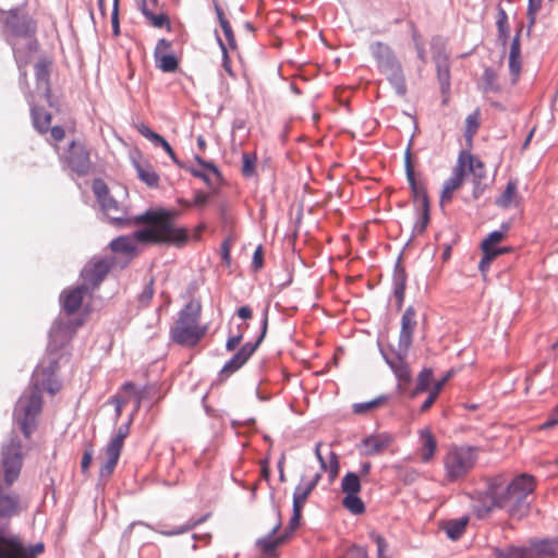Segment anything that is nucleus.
Wrapping results in <instances>:
<instances>
[{
	"mask_svg": "<svg viewBox=\"0 0 558 558\" xmlns=\"http://www.w3.org/2000/svg\"><path fill=\"white\" fill-rule=\"evenodd\" d=\"M178 213L174 210H147L135 216L130 227H142L128 235H121L110 242L113 253L134 258L140 254L138 245L171 244L181 246L187 241V230L174 222Z\"/></svg>",
	"mask_w": 558,
	"mask_h": 558,
	"instance_id": "obj_1",
	"label": "nucleus"
},
{
	"mask_svg": "<svg viewBox=\"0 0 558 558\" xmlns=\"http://www.w3.org/2000/svg\"><path fill=\"white\" fill-rule=\"evenodd\" d=\"M57 369L58 363L54 359H48L40 363L34 371L31 390L23 393L16 402L13 413L14 421L26 437L33 433L36 417L41 411V391L56 393L60 390V383L54 378Z\"/></svg>",
	"mask_w": 558,
	"mask_h": 558,
	"instance_id": "obj_2",
	"label": "nucleus"
},
{
	"mask_svg": "<svg viewBox=\"0 0 558 558\" xmlns=\"http://www.w3.org/2000/svg\"><path fill=\"white\" fill-rule=\"evenodd\" d=\"M201 318L202 303L199 300L192 299L178 313V318L170 328L172 342L184 348L196 347L208 331V325H203Z\"/></svg>",
	"mask_w": 558,
	"mask_h": 558,
	"instance_id": "obj_3",
	"label": "nucleus"
},
{
	"mask_svg": "<svg viewBox=\"0 0 558 558\" xmlns=\"http://www.w3.org/2000/svg\"><path fill=\"white\" fill-rule=\"evenodd\" d=\"M480 448L470 445H451L442 456L444 480L446 483L463 481L475 468Z\"/></svg>",
	"mask_w": 558,
	"mask_h": 558,
	"instance_id": "obj_4",
	"label": "nucleus"
},
{
	"mask_svg": "<svg viewBox=\"0 0 558 558\" xmlns=\"http://www.w3.org/2000/svg\"><path fill=\"white\" fill-rule=\"evenodd\" d=\"M93 192L101 207V210L116 227H130L134 217H129L126 209L111 195L108 185L100 179L93 182Z\"/></svg>",
	"mask_w": 558,
	"mask_h": 558,
	"instance_id": "obj_5",
	"label": "nucleus"
},
{
	"mask_svg": "<svg viewBox=\"0 0 558 558\" xmlns=\"http://www.w3.org/2000/svg\"><path fill=\"white\" fill-rule=\"evenodd\" d=\"M23 465L20 442L12 441L2 450L0 460V485L11 487L19 478Z\"/></svg>",
	"mask_w": 558,
	"mask_h": 558,
	"instance_id": "obj_6",
	"label": "nucleus"
},
{
	"mask_svg": "<svg viewBox=\"0 0 558 558\" xmlns=\"http://www.w3.org/2000/svg\"><path fill=\"white\" fill-rule=\"evenodd\" d=\"M44 548L43 543L25 546L19 536L0 535V558H36Z\"/></svg>",
	"mask_w": 558,
	"mask_h": 558,
	"instance_id": "obj_7",
	"label": "nucleus"
},
{
	"mask_svg": "<svg viewBox=\"0 0 558 558\" xmlns=\"http://www.w3.org/2000/svg\"><path fill=\"white\" fill-rule=\"evenodd\" d=\"M65 166L78 175H86L90 168L89 150L82 142L72 141L62 158Z\"/></svg>",
	"mask_w": 558,
	"mask_h": 558,
	"instance_id": "obj_8",
	"label": "nucleus"
},
{
	"mask_svg": "<svg viewBox=\"0 0 558 558\" xmlns=\"http://www.w3.org/2000/svg\"><path fill=\"white\" fill-rule=\"evenodd\" d=\"M494 500L497 507L507 509L513 518L520 519L529 511L526 496L521 495L519 492H510L508 486L501 493H496Z\"/></svg>",
	"mask_w": 558,
	"mask_h": 558,
	"instance_id": "obj_9",
	"label": "nucleus"
},
{
	"mask_svg": "<svg viewBox=\"0 0 558 558\" xmlns=\"http://www.w3.org/2000/svg\"><path fill=\"white\" fill-rule=\"evenodd\" d=\"M5 26L15 36L27 37L36 32V22L20 8L8 10Z\"/></svg>",
	"mask_w": 558,
	"mask_h": 558,
	"instance_id": "obj_10",
	"label": "nucleus"
},
{
	"mask_svg": "<svg viewBox=\"0 0 558 558\" xmlns=\"http://www.w3.org/2000/svg\"><path fill=\"white\" fill-rule=\"evenodd\" d=\"M113 263L107 258L93 259L82 270L83 284L98 287L108 275Z\"/></svg>",
	"mask_w": 558,
	"mask_h": 558,
	"instance_id": "obj_11",
	"label": "nucleus"
},
{
	"mask_svg": "<svg viewBox=\"0 0 558 558\" xmlns=\"http://www.w3.org/2000/svg\"><path fill=\"white\" fill-rule=\"evenodd\" d=\"M142 398V390H140L131 381L124 383L121 386L120 390L111 398V402L114 404L116 408L117 417L121 415L123 407L128 404L130 401H134L135 411H137L141 408Z\"/></svg>",
	"mask_w": 558,
	"mask_h": 558,
	"instance_id": "obj_12",
	"label": "nucleus"
},
{
	"mask_svg": "<svg viewBox=\"0 0 558 558\" xmlns=\"http://www.w3.org/2000/svg\"><path fill=\"white\" fill-rule=\"evenodd\" d=\"M171 47L172 45L169 40L161 38L158 40L154 50L156 66L166 73L175 72L179 68L178 58L174 54L169 53Z\"/></svg>",
	"mask_w": 558,
	"mask_h": 558,
	"instance_id": "obj_13",
	"label": "nucleus"
},
{
	"mask_svg": "<svg viewBox=\"0 0 558 558\" xmlns=\"http://www.w3.org/2000/svg\"><path fill=\"white\" fill-rule=\"evenodd\" d=\"M266 330H267V318L264 319L262 335L258 338V340L255 343L248 342V343L244 344L233 355V357L225 364L222 372L230 374V373H233V372L238 371L239 368H241L247 362V360L253 355V353L256 351L257 347L259 345V343L262 342V340L266 333Z\"/></svg>",
	"mask_w": 558,
	"mask_h": 558,
	"instance_id": "obj_14",
	"label": "nucleus"
},
{
	"mask_svg": "<svg viewBox=\"0 0 558 558\" xmlns=\"http://www.w3.org/2000/svg\"><path fill=\"white\" fill-rule=\"evenodd\" d=\"M415 317H416V312L412 306L408 307L401 317L399 350H400V352L403 353V355L407 354L409 348L412 344V337H413V332L416 327Z\"/></svg>",
	"mask_w": 558,
	"mask_h": 558,
	"instance_id": "obj_15",
	"label": "nucleus"
},
{
	"mask_svg": "<svg viewBox=\"0 0 558 558\" xmlns=\"http://www.w3.org/2000/svg\"><path fill=\"white\" fill-rule=\"evenodd\" d=\"M87 292L88 287L86 284L63 290L60 295V302L63 311L69 315L76 313L80 310Z\"/></svg>",
	"mask_w": 558,
	"mask_h": 558,
	"instance_id": "obj_16",
	"label": "nucleus"
},
{
	"mask_svg": "<svg viewBox=\"0 0 558 558\" xmlns=\"http://www.w3.org/2000/svg\"><path fill=\"white\" fill-rule=\"evenodd\" d=\"M34 68L36 77V93L47 101H50L51 89L49 77L51 71V62L46 59H41L35 64Z\"/></svg>",
	"mask_w": 558,
	"mask_h": 558,
	"instance_id": "obj_17",
	"label": "nucleus"
},
{
	"mask_svg": "<svg viewBox=\"0 0 558 558\" xmlns=\"http://www.w3.org/2000/svg\"><path fill=\"white\" fill-rule=\"evenodd\" d=\"M405 172H407V179L409 181V184L411 186L413 196L416 201L422 202V205L425 209L424 213V220H428V197L425 187L422 184H418L415 180L414 174V168L411 162V154L410 150H407L405 154Z\"/></svg>",
	"mask_w": 558,
	"mask_h": 558,
	"instance_id": "obj_18",
	"label": "nucleus"
},
{
	"mask_svg": "<svg viewBox=\"0 0 558 558\" xmlns=\"http://www.w3.org/2000/svg\"><path fill=\"white\" fill-rule=\"evenodd\" d=\"M418 454L423 463H429L435 459L438 449V442L429 427L418 430Z\"/></svg>",
	"mask_w": 558,
	"mask_h": 558,
	"instance_id": "obj_19",
	"label": "nucleus"
},
{
	"mask_svg": "<svg viewBox=\"0 0 558 558\" xmlns=\"http://www.w3.org/2000/svg\"><path fill=\"white\" fill-rule=\"evenodd\" d=\"M371 52L381 70L399 69V62L388 45L377 41L371 46Z\"/></svg>",
	"mask_w": 558,
	"mask_h": 558,
	"instance_id": "obj_20",
	"label": "nucleus"
},
{
	"mask_svg": "<svg viewBox=\"0 0 558 558\" xmlns=\"http://www.w3.org/2000/svg\"><path fill=\"white\" fill-rule=\"evenodd\" d=\"M281 525V515L280 512L277 511V520L270 531L269 536L260 538L256 542L257 547L264 555L271 556L275 553L276 548L288 539V533H284L278 537H274V535L279 531Z\"/></svg>",
	"mask_w": 558,
	"mask_h": 558,
	"instance_id": "obj_21",
	"label": "nucleus"
},
{
	"mask_svg": "<svg viewBox=\"0 0 558 558\" xmlns=\"http://www.w3.org/2000/svg\"><path fill=\"white\" fill-rule=\"evenodd\" d=\"M465 173L461 166L458 163L453 168L452 175L446 180L441 194H440V206L445 207L450 204L453 197V193L460 189L464 182Z\"/></svg>",
	"mask_w": 558,
	"mask_h": 558,
	"instance_id": "obj_22",
	"label": "nucleus"
},
{
	"mask_svg": "<svg viewBox=\"0 0 558 558\" xmlns=\"http://www.w3.org/2000/svg\"><path fill=\"white\" fill-rule=\"evenodd\" d=\"M9 488L0 485V518H11L20 512V496Z\"/></svg>",
	"mask_w": 558,
	"mask_h": 558,
	"instance_id": "obj_23",
	"label": "nucleus"
},
{
	"mask_svg": "<svg viewBox=\"0 0 558 558\" xmlns=\"http://www.w3.org/2000/svg\"><path fill=\"white\" fill-rule=\"evenodd\" d=\"M385 359L399 380V388L405 389L411 381V371L404 361V356L399 353L391 356L386 355Z\"/></svg>",
	"mask_w": 558,
	"mask_h": 558,
	"instance_id": "obj_24",
	"label": "nucleus"
},
{
	"mask_svg": "<svg viewBox=\"0 0 558 558\" xmlns=\"http://www.w3.org/2000/svg\"><path fill=\"white\" fill-rule=\"evenodd\" d=\"M393 442V437L390 434L383 433L372 435L362 441L364 452L367 456H375L384 452Z\"/></svg>",
	"mask_w": 558,
	"mask_h": 558,
	"instance_id": "obj_25",
	"label": "nucleus"
},
{
	"mask_svg": "<svg viewBox=\"0 0 558 558\" xmlns=\"http://www.w3.org/2000/svg\"><path fill=\"white\" fill-rule=\"evenodd\" d=\"M529 548L532 558H558V538L535 541Z\"/></svg>",
	"mask_w": 558,
	"mask_h": 558,
	"instance_id": "obj_26",
	"label": "nucleus"
},
{
	"mask_svg": "<svg viewBox=\"0 0 558 558\" xmlns=\"http://www.w3.org/2000/svg\"><path fill=\"white\" fill-rule=\"evenodd\" d=\"M122 450L109 444L104 448L102 460L99 468V476L101 478H109L118 464Z\"/></svg>",
	"mask_w": 558,
	"mask_h": 558,
	"instance_id": "obj_27",
	"label": "nucleus"
},
{
	"mask_svg": "<svg viewBox=\"0 0 558 558\" xmlns=\"http://www.w3.org/2000/svg\"><path fill=\"white\" fill-rule=\"evenodd\" d=\"M457 162L459 166H461V169H463L464 173L468 170L478 180L485 177L486 171L484 162L471 153L462 150L459 154Z\"/></svg>",
	"mask_w": 558,
	"mask_h": 558,
	"instance_id": "obj_28",
	"label": "nucleus"
},
{
	"mask_svg": "<svg viewBox=\"0 0 558 558\" xmlns=\"http://www.w3.org/2000/svg\"><path fill=\"white\" fill-rule=\"evenodd\" d=\"M137 132L155 146H161L174 163L180 166V161L170 144L158 133L154 132L148 125L140 123L136 125Z\"/></svg>",
	"mask_w": 558,
	"mask_h": 558,
	"instance_id": "obj_29",
	"label": "nucleus"
},
{
	"mask_svg": "<svg viewBox=\"0 0 558 558\" xmlns=\"http://www.w3.org/2000/svg\"><path fill=\"white\" fill-rule=\"evenodd\" d=\"M141 11L153 27L171 28L169 16L161 9H149L148 0H142Z\"/></svg>",
	"mask_w": 558,
	"mask_h": 558,
	"instance_id": "obj_30",
	"label": "nucleus"
},
{
	"mask_svg": "<svg viewBox=\"0 0 558 558\" xmlns=\"http://www.w3.org/2000/svg\"><path fill=\"white\" fill-rule=\"evenodd\" d=\"M504 239V231H493L485 240H483L481 244L482 252L494 253L497 256L509 253L511 247H497V244H499Z\"/></svg>",
	"mask_w": 558,
	"mask_h": 558,
	"instance_id": "obj_31",
	"label": "nucleus"
},
{
	"mask_svg": "<svg viewBox=\"0 0 558 558\" xmlns=\"http://www.w3.org/2000/svg\"><path fill=\"white\" fill-rule=\"evenodd\" d=\"M322 442H317L315 447V454L320 463L323 471L329 472L330 477L335 478L339 472V460L335 451L330 450L327 459L322 456L320 452Z\"/></svg>",
	"mask_w": 558,
	"mask_h": 558,
	"instance_id": "obj_32",
	"label": "nucleus"
},
{
	"mask_svg": "<svg viewBox=\"0 0 558 558\" xmlns=\"http://www.w3.org/2000/svg\"><path fill=\"white\" fill-rule=\"evenodd\" d=\"M134 167L137 177L150 187H156L159 184V175L154 170L153 166L147 161H134Z\"/></svg>",
	"mask_w": 558,
	"mask_h": 558,
	"instance_id": "obj_33",
	"label": "nucleus"
},
{
	"mask_svg": "<svg viewBox=\"0 0 558 558\" xmlns=\"http://www.w3.org/2000/svg\"><path fill=\"white\" fill-rule=\"evenodd\" d=\"M469 518L462 517L459 519L448 520L441 524V529L446 532L447 536L452 539H459L465 532Z\"/></svg>",
	"mask_w": 558,
	"mask_h": 558,
	"instance_id": "obj_34",
	"label": "nucleus"
},
{
	"mask_svg": "<svg viewBox=\"0 0 558 558\" xmlns=\"http://www.w3.org/2000/svg\"><path fill=\"white\" fill-rule=\"evenodd\" d=\"M320 478L319 474H316L315 477L308 482L306 485H299L293 494V508L302 510L303 506L305 505L308 496L317 485L318 481Z\"/></svg>",
	"mask_w": 558,
	"mask_h": 558,
	"instance_id": "obj_35",
	"label": "nucleus"
},
{
	"mask_svg": "<svg viewBox=\"0 0 558 558\" xmlns=\"http://www.w3.org/2000/svg\"><path fill=\"white\" fill-rule=\"evenodd\" d=\"M519 202L518 186L515 181H509L505 191L496 198L495 204L501 208H509Z\"/></svg>",
	"mask_w": 558,
	"mask_h": 558,
	"instance_id": "obj_36",
	"label": "nucleus"
},
{
	"mask_svg": "<svg viewBox=\"0 0 558 558\" xmlns=\"http://www.w3.org/2000/svg\"><path fill=\"white\" fill-rule=\"evenodd\" d=\"M31 114L34 128L41 134L47 133L51 124V114L36 106L31 108Z\"/></svg>",
	"mask_w": 558,
	"mask_h": 558,
	"instance_id": "obj_37",
	"label": "nucleus"
},
{
	"mask_svg": "<svg viewBox=\"0 0 558 558\" xmlns=\"http://www.w3.org/2000/svg\"><path fill=\"white\" fill-rule=\"evenodd\" d=\"M508 487L510 492H519L527 497L535 489V480L532 475L521 474L513 478Z\"/></svg>",
	"mask_w": 558,
	"mask_h": 558,
	"instance_id": "obj_38",
	"label": "nucleus"
},
{
	"mask_svg": "<svg viewBox=\"0 0 558 558\" xmlns=\"http://www.w3.org/2000/svg\"><path fill=\"white\" fill-rule=\"evenodd\" d=\"M508 487L510 492H519L527 497L535 489V480L532 475L521 474L513 478Z\"/></svg>",
	"mask_w": 558,
	"mask_h": 558,
	"instance_id": "obj_39",
	"label": "nucleus"
},
{
	"mask_svg": "<svg viewBox=\"0 0 558 558\" xmlns=\"http://www.w3.org/2000/svg\"><path fill=\"white\" fill-rule=\"evenodd\" d=\"M495 558H532L529 547L507 546L494 549Z\"/></svg>",
	"mask_w": 558,
	"mask_h": 558,
	"instance_id": "obj_40",
	"label": "nucleus"
},
{
	"mask_svg": "<svg viewBox=\"0 0 558 558\" xmlns=\"http://www.w3.org/2000/svg\"><path fill=\"white\" fill-rule=\"evenodd\" d=\"M437 78L440 84V89L446 97L444 98V102H447V95L450 88V70L447 60L437 61Z\"/></svg>",
	"mask_w": 558,
	"mask_h": 558,
	"instance_id": "obj_41",
	"label": "nucleus"
},
{
	"mask_svg": "<svg viewBox=\"0 0 558 558\" xmlns=\"http://www.w3.org/2000/svg\"><path fill=\"white\" fill-rule=\"evenodd\" d=\"M214 7H215V11H216L217 17L219 20V24H220V26H221V28L223 31L226 39L229 43V46L231 48H235L234 34L232 32V28H231V25H230L229 21L225 16L222 8L220 7L218 1H216V0H214Z\"/></svg>",
	"mask_w": 558,
	"mask_h": 558,
	"instance_id": "obj_42",
	"label": "nucleus"
},
{
	"mask_svg": "<svg viewBox=\"0 0 558 558\" xmlns=\"http://www.w3.org/2000/svg\"><path fill=\"white\" fill-rule=\"evenodd\" d=\"M480 125H481V111L477 108L471 114H469L465 119L464 137H465L466 142H469L470 144L472 143L474 135L477 133Z\"/></svg>",
	"mask_w": 558,
	"mask_h": 558,
	"instance_id": "obj_43",
	"label": "nucleus"
},
{
	"mask_svg": "<svg viewBox=\"0 0 558 558\" xmlns=\"http://www.w3.org/2000/svg\"><path fill=\"white\" fill-rule=\"evenodd\" d=\"M496 24L498 28L499 39L501 40V44L505 46L510 36V27L508 22V15L502 8H498Z\"/></svg>",
	"mask_w": 558,
	"mask_h": 558,
	"instance_id": "obj_44",
	"label": "nucleus"
},
{
	"mask_svg": "<svg viewBox=\"0 0 558 558\" xmlns=\"http://www.w3.org/2000/svg\"><path fill=\"white\" fill-rule=\"evenodd\" d=\"M341 489L345 495L359 494L361 490L360 477L355 473L349 472L341 481Z\"/></svg>",
	"mask_w": 558,
	"mask_h": 558,
	"instance_id": "obj_45",
	"label": "nucleus"
},
{
	"mask_svg": "<svg viewBox=\"0 0 558 558\" xmlns=\"http://www.w3.org/2000/svg\"><path fill=\"white\" fill-rule=\"evenodd\" d=\"M342 505L353 514H361L365 511V506L357 494H348L342 500Z\"/></svg>",
	"mask_w": 558,
	"mask_h": 558,
	"instance_id": "obj_46",
	"label": "nucleus"
},
{
	"mask_svg": "<svg viewBox=\"0 0 558 558\" xmlns=\"http://www.w3.org/2000/svg\"><path fill=\"white\" fill-rule=\"evenodd\" d=\"M432 380H433L432 369H423L417 376L416 387L412 391V397L414 398L417 395L426 391L429 388Z\"/></svg>",
	"mask_w": 558,
	"mask_h": 558,
	"instance_id": "obj_47",
	"label": "nucleus"
},
{
	"mask_svg": "<svg viewBox=\"0 0 558 558\" xmlns=\"http://www.w3.org/2000/svg\"><path fill=\"white\" fill-rule=\"evenodd\" d=\"M242 174L245 178H251L255 173L257 158L255 154L244 153L242 155Z\"/></svg>",
	"mask_w": 558,
	"mask_h": 558,
	"instance_id": "obj_48",
	"label": "nucleus"
},
{
	"mask_svg": "<svg viewBox=\"0 0 558 558\" xmlns=\"http://www.w3.org/2000/svg\"><path fill=\"white\" fill-rule=\"evenodd\" d=\"M386 398L380 397L368 402L354 403L353 412L355 414H366L383 404Z\"/></svg>",
	"mask_w": 558,
	"mask_h": 558,
	"instance_id": "obj_49",
	"label": "nucleus"
},
{
	"mask_svg": "<svg viewBox=\"0 0 558 558\" xmlns=\"http://www.w3.org/2000/svg\"><path fill=\"white\" fill-rule=\"evenodd\" d=\"M483 81H484V90L485 92H498L499 90V85L497 83V75L493 70L486 69L484 71Z\"/></svg>",
	"mask_w": 558,
	"mask_h": 558,
	"instance_id": "obj_50",
	"label": "nucleus"
},
{
	"mask_svg": "<svg viewBox=\"0 0 558 558\" xmlns=\"http://www.w3.org/2000/svg\"><path fill=\"white\" fill-rule=\"evenodd\" d=\"M129 435V425L120 426L117 430L116 435L108 442L110 446H113L118 449H123L124 440Z\"/></svg>",
	"mask_w": 558,
	"mask_h": 558,
	"instance_id": "obj_51",
	"label": "nucleus"
},
{
	"mask_svg": "<svg viewBox=\"0 0 558 558\" xmlns=\"http://www.w3.org/2000/svg\"><path fill=\"white\" fill-rule=\"evenodd\" d=\"M369 537L377 546V558L387 556L386 551L388 550V543L386 539L376 532H371Z\"/></svg>",
	"mask_w": 558,
	"mask_h": 558,
	"instance_id": "obj_52",
	"label": "nucleus"
},
{
	"mask_svg": "<svg viewBox=\"0 0 558 558\" xmlns=\"http://www.w3.org/2000/svg\"><path fill=\"white\" fill-rule=\"evenodd\" d=\"M404 291H405V276L401 271L400 274L396 275L395 277V295L399 300V303L401 304L404 298Z\"/></svg>",
	"mask_w": 558,
	"mask_h": 558,
	"instance_id": "obj_53",
	"label": "nucleus"
},
{
	"mask_svg": "<svg viewBox=\"0 0 558 558\" xmlns=\"http://www.w3.org/2000/svg\"><path fill=\"white\" fill-rule=\"evenodd\" d=\"M542 2H543V0H529L526 14H527L530 26L535 24L536 15L542 8Z\"/></svg>",
	"mask_w": 558,
	"mask_h": 558,
	"instance_id": "obj_54",
	"label": "nucleus"
},
{
	"mask_svg": "<svg viewBox=\"0 0 558 558\" xmlns=\"http://www.w3.org/2000/svg\"><path fill=\"white\" fill-rule=\"evenodd\" d=\"M496 257H498V256L495 255L494 253L483 252V257L478 264V269L481 270L482 274H485L488 271L492 262Z\"/></svg>",
	"mask_w": 558,
	"mask_h": 558,
	"instance_id": "obj_55",
	"label": "nucleus"
},
{
	"mask_svg": "<svg viewBox=\"0 0 558 558\" xmlns=\"http://www.w3.org/2000/svg\"><path fill=\"white\" fill-rule=\"evenodd\" d=\"M349 558H368L367 549L363 546L353 545L347 553Z\"/></svg>",
	"mask_w": 558,
	"mask_h": 558,
	"instance_id": "obj_56",
	"label": "nucleus"
},
{
	"mask_svg": "<svg viewBox=\"0 0 558 558\" xmlns=\"http://www.w3.org/2000/svg\"><path fill=\"white\" fill-rule=\"evenodd\" d=\"M27 3V0H0V12H4V9L15 10L19 7H24Z\"/></svg>",
	"mask_w": 558,
	"mask_h": 558,
	"instance_id": "obj_57",
	"label": "nucleus"
},
{
	"mask_svg": "<svg viewBox=\"0 0 558 558\" xmlns=\"http://www.w3.org/2000/svg\"><path fill=\"white\" fill-rule=\"evenodd\" d=\"M509 70L515 81L521 72V57L509 56Z\"/></svg>",
	"mask_w": 558,
	"mask_h": 558,
	"instance_id": "obj_58",
	"label": "nucleus"
},
{
	"mask_svg": "<svg viewBox=\"0 0 558 558\" xmlns=\"http://www.w3.org/2000/svg\"><path fill=\"white\" fill-rule=\"evenodd\" d=\"M264 265V252H263V247L259 245L254 254H253V259H252V267L254 268V270H259Z\"/></svg>",
	"mask_w": 558,
	"mask_h": 558,
	"instance_id": "obj_59",
	"label": "nucleus"
},
{
	"mask_svg": "<svg viewBox=\"0 0 558 558\" xmlns=\"http://www.w3.org/2000/svg\"><path fill=\"white\" fill-rule=\"evenodd\" d=\"M301 512H302V510L293 508V514L289 522V531L286 532V533H288V536L290 534H292L295 531V529L299 526L300 520H301Z\"/></svg>",
	"mask_w": 558,
	"mask_h": 558,
	"instance_id": "obj_60",
	"label": "nucleus"
},
{
	"mask_svg": "<svg viewBox=\"0 0 558 558\" xmlns=\"http://www.w3.org/2000/svg\"><path fill=\"white\" fill-rule=\"evenodd\" d=\"M219 40V45L221 47V50H222V66L223 69L226 70V72L230 75V76H233V72H232V69H231V62H230V58L228 56V52H227V49H226V46L225 44L222 43L221 39H218Z\"/></svg>",
	"mask_w": 558,
	"mask_h": 558,
	"instance_id": "obj_61",
	"label": "nucleus"
},
{
	"mask_svg": "<svg viewBox=\"0 0 558 558\" xmlns=\"http://www.w3.org/2000/svg\"><path fill=\"white\" fill-rule=\"evenodd\" d=\"M558 425V405L549 413L548 418L543 423L542 428H551Z\"/></svg>",
	"mask_w": 558,
	"mask_h": 558,
	"instance_id": "obj_62",
	"label": "nucleus"
},
{
	"mask_svg": "<svg viewBox=\"0 0 558 558\" xmlns=\"http://www.w3.org/2000/svg\"><path fill=\"white\" fill-rule=\"evenodd\" d=\"M92 460H93V448L88 447L87 449H85L83 457H82L81 469H82L83 473L87 472V470L92 463Z\"/></svg>",
	"mask_w": 558,
	"mask_h": 558,
	"instance_id": "obj_63",
	"label": "nucleus"
},
{
	"mask_svg": "<svg viewBox=\"0 0 558 558\" xmlns=\"http://www.w3.org/2000/svg\"><path fill=\"white\" fill-rule=\"evenodd\" d=\"M49 131H50V134H51V137L58 143V142H61L64 140L65 137V131L62 126H53V128H49Z\"/></svg>",
	"mask_w": 558,
	"mask_h": 558,
	"instance_id": "obj_64",
	"label": "nucleus"
}]
</instances>
